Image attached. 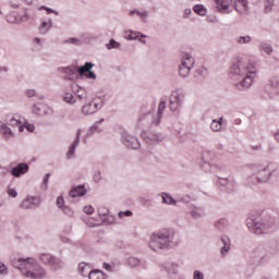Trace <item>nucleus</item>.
Segmentation results:
<instances>
[{"label": "nucleus", "mask_w": 279, "mask_h": 279, "mask_svg": "<svg viewBox=\"0 0 279 279\" xmlns=\"http://www.w3.org/2000/svg\"><path fill=\"white\" fill-rule=\"evenodd\" d=\"M259 49L260 51H264V53H266L267 56H271V53H274V47H271V44L267 41H262L259 44Z\"/></svg>", "instance_id": "473e14b6"}, {"label": "nucleus", "mask_w": 279, "mask_h": 279, "mask_svg": "<svg viewBox=\"0 0 279 279\" xmlns=\"http://www.w3.org/2000/svg\"><path fill=\"white\" fill-rule=\"evenodd\" d=\"M226 226H228V220L226 218H221L216 222V228H218L219 230H223Z\"/></svg>", "instance_id": "a18cd8bd"}, {"label": "nucleus", "mask_w": 279, "mask_h": 279, "mask_svg": "<svg viewBox=\"0 0 279 279\" xmlns=\"http://www.w3.org/2000/svg\"><path fill=\"white\" fill-rule=\"evenodd\" d=\"M94 181H95V182H101V172L96 171V172L94 173Z\"/></svg>", "instance_id": "69168bd1"}, {"label": "nucleus", "mask_w": 279, "mask_h": 279, "mask_svg": "<svg viewBox=\"0 0 279 279\" xmlns=\"http://www.w3.org/2000/svg\"><path fill=\"white\" fill-rule=\"evenodd\" d=\"M51 27H53V20L48 19V20L41 21L39 25V34H43V35L47 34V32H49Z\"/></svg>", "instance_id": "393cba45"}, {"label": "nucleus", "mask_w": 279, "mask_h": 279, "mask_svg": "<svg viewBox=\"0 0 279 279\" xmlns=\"http://www.w3.org/2000/svg\"><path fill=\"white\" fill-rule=\"evenodd\" d=\"M101 123H104V118L100 119V120H98V121H96V122L89 128L90 134L104 132V128H101Z\"/></svg>", "instance_id": "72a5a7b5"}, {"label": "nucleus", "mask_w": 279, "mask_h": 279, "mask_svg": "<svg viewBox=\"0 0 279 279\" xmlns=\"http://www.w3.org/2000/svg\"><path fill=\"white\" fill-rule=\"evenodd\" d=\"M246 226L251 232H254V234H263L265 232V226L257 219L248 218Z\"/></svg>", "instance_id": "4468645a"}, {"label": "nucleus", "mask_w": 279, "mask_h": 279, "mask_svg": "<svg viewBox=\"0 0 279 279\" xmlns=\"http://www.w3.org/2000/svg\"><path fill=\"white\" fill-rule=\"evenodd\" d=\"M5 124L11 128H19V132H23V122L21 121V116L19 114H10L5 119Z\"/></svg>", "instance_id": "dca6fc26"}, {"label": "nucleus", "mask_w": 279, "mask_h": 279, "mask_svg": "<svg viewBox=\"0 0 279 279\" xmlns=\"http://www.w3.org/2000/svg\"><path fill=\"white\" fill-rule=\"evenodd\" d=\"M180 245V236L173 229H161L150 235L148 247L153 252H160V250H169Z\"/></svg>", "instance_id": "f03ea898"}, {"label": "nucleus", "mask_w": 279, "mask_h": 279, "mask_svg": "<svg viewBox=\"0 0 279 279\" xmlns=\"http://www.w3.org/2000/svg\"><path fill=\"white\" fill-rule=\"evenodd\" d=\"M89 279H106V275L101 270H92L88 275Z\"/></svg>", "instance_id": "e433bc0d"}, {"label": "nucleus", "mask_w": 279, "mask_h": 279, "mask_svg": "<svg viewBox=\"0 0 279 279\" xmlns=\"http://www.w3.org/2000/svg\"><path fill=\"white\" fill-rule=\"evenodd\" d=\"M49 178H51V174L50 173H47L44 179H43V185H41V189H44L46 191L47 189V184L49 182Z\"/></svg>", "instance_id": "6e6d98bb"}, {"label": "nucleus", "mask_w": 279, "mask_h": 279, "mask_svg": "<svg viewBox=\"0 0 279 279\" xmlns=\"http://www.w3.org/2000/svg\"><path fill=\"white\" fill-rule=\"evenodd\" d=\"M222 125H223V118H220L219 120H213L210 123V131L221 132Z\"/></svg>", "instance_id": "2f4dec72"}, {"label": "nucleus", "mask_w": 279, "mask_h": 279, "mask_svg": "<svg viewBox=\"0 0 279 279\" xmlns=\"http://www.w3.org/2000/svg\"><path fill=\"white\" fill-rule=\"evenodd\" d=\"M84 195H86V187L85 186L74 187L70 192V197H84Z\"/></svg>", "instance_id": "c756f323"}, {"label": "nucleus", "mask_w": 279, "mask_h": 279, "mask_svg": "<svg viewBox=\"0 0 279 279\" xmlns=\"http://www.w3.org/2000/svg\"><path fill=\"white\" fill-rule=\"evenodd\" d=\"M255 253L259 256L260 260H265V258H267V248H265V246H258Z\"/></svg>", "instance_id": "ea45409f"}, {"label": "nucleus", "mask_w": 279, "mask_h": 279, "mask_svg": "<svg viewBox=\"0 0 279 279\" xmlns=\"http://www.w3.org/2000/svg\"><path fill=\"white\" fill-rule=\"evenodd\" d=\"M235 43L238 45H250V43H252V36H250V35L239 36L235 38Z\"/></svg>", "instance_id": "c9c22d12"}, {"label": "nucleus", "mask_w": 279, "mask_h": 279, "mask_svg": "<svg viewBox=\"0 0 279 279\" xmlns=\"http://www.w3.org/2000/svg\"><path fill=\"white\" fill-rule=\"evenodd\" d=\"M33 112L34 114H37V117H43V114H45V105L43 104L34 105Z\"/></svg>", "instance_id": "4c0bfd02"}, {"label": "nucleus", "mask_w": 279, "mask_h": 279, "mask_svg": "<svg viewBox=\"0 0 279 279\" xmlns=\"http://www.w3.org/2000/svg\"><path fill=\"white\" fill-rule=\"evenodd\" d=\"M267 86L272 95H278L279 94V76L270 77L268 80Z\"/></svg>", "instance_id": "4be33fe9"}, {"label": "nucleus", "mask_w": 279, "mask_h": 279, "mask_svg": "<svg viewBox=\"0 0 279 279\" xmlns=\"http://www.w3.org/2000/svg\"><path fill=\"white\" fill-rule=\"evenodd\" d=\"M60 73L63 75L64 80H77V75H80V68H60Z\"/></svg>", "instance_id": "2eb2a0df"}, {"label": "nucleus", "mask_w": 279, "mask_h": 279, "mask_svg": "<svg viewBox=\"0 0 279 279\" xmlns=\"http://www.w3.org/2000/svg\"><path fill=\"white\" fill-rule=\"evenodd\" d=\"M193 279H204V272L199 270H195L193 275Z\"/></svg>", "instance_id": "680f3d73"}, {"label": "nucleus", "mask_w": 279, "mask_h": 279, "mask_svg": "<svg viewBox=\"0 0 279 279\" xmlns=\"http://www.w3.org/2000/svg\"><path fill=\"white\" fill-rule=\"evenodd\" d=\"M24 95L29 98L36 97V89H27L25 90Z\"/></svg>", "instance_id": "bf43d9fd"}, {"label": "nucleus", "mask_w": 279, "mask_h": 279, "mask_svg": "<svg viewBox=\"0 0 279 279\" xmlns=\"http://www.w3.org/2000/svg\"><path fill=\"white\" fill-rule=\"evenodd\" d=\"M62 213L64 214V215H66L68 217H73V215H74V213H73V209H71L70 207H63L62 209Z\"/></svg>", "instance_id": "5fc2aeb1"}, {"label": "nucleus", "mask_w": 279, "mask_h": 279, "mask_svg": "<svg viewBox=\"0 0 279 279\" xmlns=\"http://www.w3.org/2000/svg\"><path fill=\"white\" fill-rule=\"evenodd\" d=\"M193 12H195V14H198V16H206V14H208V9H206L204 4H195L193 7Z\"/></svg>", "instance_id": "f704fd0d"}, {"label": "nucleus", "mask_w": 279, "mask_h": 279, "mask_svg": "<svg viewBox=\"0 0 279 279\" xmlns=\"http://www.w3.org/2000/svg\"><path fill=\"white\" fill-rule=\"evenodd\" d=\"M7 193H8L9 197H13V198L19 197V192H16L15 189L9 187Z\"/></svg>", "instance_id": "603ef678"}, {"label": "nucleus", "mask_w": 279, "mask_h": 279, "mask_svg": "<svg viewBox=\"0 0 279 279\" xmlns=\"http://www.w3.org/2000/svg\"><path fill=\"white\" fill-rule=\"evenodd\" d=\"M38 10H45L46 11V14H56V16H58L60 13L49 7H45V5H41L38 8Z\"/></svg>", "instance_id": "49530a36"}, {"label": "nucleus", "mask_w": 279, "mask_h": 279, "mask_svg": "<svg viewBox=\"0 0 279 279\" xmlns=\"http://www.w3.org/2000/svg\"><path fill=\"white\" fill-rule=\"evenodd\" d=\"M169 108L172 112H175V110H178V108H180V106L178 105V102L170 101Z\"/></svg>", "instance_id": "e2e57ef3"}, {"label": "nucleus", "mask_w": 279, "mask_h": 279, "mask_svg": "<svg viewBox=\"0 0 279 279\" xmlns=\"http://www.w3.org/2000/svg\"><path fill=\"white\" fill-rule=\"evenodd\" d=\"M101 223H104L102 220H98L95 218H89L86 220V226H88L89 228H97V226H101Z\"/></svg>", "instance_id": "a19ab883"}, {"label": "nucleus", "mask_w": 279, "mask_h": 279, "mask_svg": "<svg viewBox=\"0 0 279 279\" xmlns=\"http://www.w3.org/2000/svg\"><path fill=\"white\" fill-rule=\"evenodd\" d=\"M27 171H29V166L26 162H21L13 167L10 172L13 178H21L22 175H25Z\"/></svg>", "instance_id": "f3484780"}, {"label": "nucleus", "mask_w": 279, "mask_h": 279, "mask_svg": "<svg viewBox=\"0 0 279 279\" xmlns=\"http://www.w3.org/2000/svg\"><path fill=\"white\" fill-rule=\"evenodd\" d=\"M101 108H104V104L97 99H92L89 102L82 106L81 114H83V117H90V114H95V112H98Z\"/></svg>", "instance_id": "9d476101"}, {"label": "nucleus", "mask_w": 279, "mask_h": 279, "mask_svg": "<svg viewBox=\"0 0 279 279\" xmlns=\"http://www.w3.org/2000/svg\"><path fill=\"white\" fill-rule=\"evenodd\" d=\"M191 217H193V219H199V217H204V208H202V207H195V208L191 211Z\"/></svg>", "instance_id": "58836bf2"}, {"label": "nucleus", "mask_w": 279, "mask_h": 279, "mask_svg": "<svg viewBox=\"0 0 279 279\" xmlns=\"http://www.w3.org/2000/svg\"><path fill=\"white\" fill-rule=\"evenodd\" d=\"M193 14V11L191 9H185L183 11V19H189Z\"/></svg>", "instance_id": "0e129e2a"}, {"label": "nucleus", "mask_w": 279, "mask_h": 279, "mask_svg": "<svg viewBox=\"0 0 279 279\" xmlns=\"http://www.w3.org/2000/svg\"><path fill=\"white\" fill-rule=\"evenodd\" d=\"M131 36L133 40H138V36H141V33L131 31Z\"/></svg>", "instance_id": "338daca9"}, {"label": "nucleus", "mask_w": 279, "mask_h": 279, "mask_svg": "<svg viewBox=\"0 0 279 279\" xmlns=\"http://www.w3.org/2000/svg\"><path fill=\"white\" fill-rule=\"evenodd\" d=\"M193 66H195V57L189 52H182L181 63L178 66V73L180 77L186 78L189 75H191Z\"/></svg>", "instance_id": "6e6552de"}, {"label": "nucleus", "mask_w": 279, "mask_h": 279, "mask_svg": "<svg viewBox=\"0 0 279 279\" xmlns=\"http://www.w3.org/2000/svg\"><path fill=\"white\" fill-rule=\"evenodd\" d=\"M64 43L68 45H75L76 47H80V45H82V40H80L75 37H70Z\"/></svg>", "instance_id": "c03bdc74"}, {"label": "nucleus", "mask_w": 279, "mask_h": 279, "mask_svg": "<svg viewBox=\"0 0 279 279\" xmlns=\"http://www.w3.org/2000/svg\"><path fill=\"white\" fill-rule=\"evenodd\" d=\"M218 184L220 185V186H232V181H230V179H218Z\"/></svg>", "instance_id": "09e8293b"}, {"label": "nucleus", "mask_w": 279, "mask_h": 279, "mask_svg": "<svg viewBox=\"0 0 279 279\" xmlns=\"http://www.w3.org/2000/svg\"><path fill=\"white\" fill-rule=\"evenodd\" d=\"M22 125H23V131H24V130H27V132H34V130H35L34 124H29V123L25 122V123L22 124Z\"/></svg>", "instance_id": "4d7b16f0"}, {"label": "nucleus", "mask_w": 279, "mask_h": 279, "mask_svg": "<svg viewBox=\"0 0 279 279\" xmlns=\"http://www.w3.org/2000/svg\"><path fill=\"white\" fill-rule=\"evenodd\" d=\"M22 3L25 5H32L34 0H13L10 2L13 11L7 16L8 23H23V21H29V14L25 11V8L21 7Z\"/></svg>", "instance_id": "423d86ee"}, {"label": "nucleus", "mask_w": 279, "mask_h": 279, "mask_svg": "<svg viewBox=\"0 0 279 279\" xmlns=\"http://www.w3.org/2000/svg\"><path fill=\"white\" fill-rule=\"evenodd\" d=\"M161 199L162 204H167L168 206H175L178 202H185L183 196H179L178 198H173L170 194L168 193H161Z\"/></svg>", "instance_id": "6ab92c4d"}, {"label": "nucleus", "mask_w": 279, "mask_h": 279, "mask_svg": "<svg viewBox=\"0 0 279 279\" xmlns=\"http://www.w3.org/2000/svg\"><path fill=\"white\" fill-rule=\"evenodd\" d=\"M256 65L254 63L245 60L243 57H239L229 69V76L231 80H238L235 83V88L238 90H247L254 84L256 80Z\"/></svg>", "instance_id": "f257e3e1"}, {"label": "nucleus", "mask_w": 279, "mask_h": 279, "mask_svg": "<svg viewBox=\"0 0 279 279\" xmlns=\"http://www.w3.org/2000/svg\"><path fill=\"white\" fill-rule=\"evenodd\" d=\"M62 99L65 104H69V106H75V104H77V99L75 98V94H71L69 92H65L62 95Z\"/></svg>", "instance_id": "c85d7f7f"}, {"label": "nucleus", "mask_w": 279, "mask_h": 279, "mask_svg": "<svg viewBox=\"0 0 279 279\" xmlns=\"http://www.w3.org/2000/svg\"><path fill=\"white\" fill-rule=\"evenodd\" d=\"M221 242L223 246L220 248V253H221V256H226V254L230 252V245H231L230 238L228 235H222Z\"/></svg>", "instance_id": "a878e982"}, {"label": "nucleus", "mask_w": 279, "mask_h": 279, "mask_svg": "<svg viewBox=\"0 0 279 279\" xmlns=\"http://www.w3.org/2000/svg\"><path fill=\"white\" fill-rule=\"evenodd\" d=\"M121 47V44H119L117 40L114 39H110L109 43L106 45L107 49H119Z\"/></svg>", "instance_id": "37998d69"}, {"label": "nucleus", "mask_w": 279, "mask_h": 279, "mask_svg": "<svg viewBox=\"0 0 279 279\" xmlns=\"http://www.w3.org/2000/svg\"><path fill=\"white\" fill-rule=\"evenodd\" d=\"M264 10L266 14H269L274 10V0H264Z\"/></svg>", "instance_id": "79ce46f5"}, {"label": "nucleus", "mask_w": 279, "mask_h": 279, "mask_svg": "<svg viewBox=\"0 0 279 279\" xmlns=\"http://www.w3.org/2000/svg\"><path fill=\"white\" fill-rule=\"evenodd\" d=\"M78 271H80L81 276L86 278V276L90 275V271H93V268H90L89 264L82 262L78 264Z\"/></svg>", "instance_id": "cd10ccee"}, {"label": "nucleus", "mask_w": 279, "mask_h": 279, "mask_svg": "<svg viewBox=\"0 0 279 279\" xmlns=\"http://www.w3.org/2000/svg\"><path fill=\"white\" fill-rule=\"evenodd\" d=\"M0 134H2L5 141H10V138H14V133L12 132V129H10V126H8V124L3 121H0Z\"/></svg>", "instance_id": "412c9836"}, {"label": "nucleus", "mask_w": 279, "mask_h": 279, "mask_svg": "<svg viewBox=\"0 0 279 279\" xmlns=\"http://www.w3.org/2000/svg\"><path fill=\"white\" fill-rule=\"evenodd\" d=\"M161 267V271H167L168 276H170V278H173V276H178V269L179 266L175 263H166L160 265Z\"/></svg>", "instance_id": "a211bd4d"}, {"label": "nucleus", "mask_w": 279, "mask_h": 279, "mask_svg": "<svg viewBox=\"0 0 279 279\" xmlns=\"http://www.w3.org/2000/svg\"><path fill=\"white\" fill-rule=\"evenodd\" d=\"M247 170L252 174L248 180H251L253 184L258 182L260 184H267V182L278 173V163H250Z\"/></svg>", "instance_id": "7ed1b4c3"}, {"label": "nucleus", "mask_w": 279, "mask_h": 279, "mask_svg": "<svg viewBox=\"0 0 279 279\" xmlns=\"http://www.w3.org/2000/svg\"><path fill=\"white\" fill-rule=\"evenodd\" d=\"M118 215L120 219H123V217H132V211L131 210L120 211Z\"/></svg>", "instance_id": "052dcab7"}, {"label": "nucleus", "mask_w": 279, "mask_h": 279, "mask_svg": "<svg viewBox=\"0 0 279 279\" xmlns=\"http://www.w3.org/2000/svg\"><path fill=\"white\" fill-rule=\"evenodd\" d=\"M215 3L220 14H230L234 10L243 16L250 14V7H247V0H215Z\"/></svg>", "instance_id": "39448f33"}, {"label": "nucleus", "mask_w": 279, "mask_h": 279, "mask_svg": "<svg viewBox=\"0 0 279 279\" xmlns=\"http://www.w3.org/2000/svg\"><path fill=\"white\" fill-rule=\"evenodd\" d=\"M57 206H58V208H60L61 210H62V208L65 207V206H64V198H63L62 196H59V197L57 198Z\"/></svg>", "instance_id": "13d9d810"}, {"label": "nucleus", "mask_w": 279, "mask_h": 279, "mask_svg": "<svg viewBox=\"0 0 279 279\" xmlns=\"http://www.w3.org/2000/svg\"><path fill=\"white\" fill-rule=\"evenodd\" d=\"M166 109L167 101L160 100L156 117L151 114V111H148L146 113L142 112L138 120L141 123H151L153 125H160V120L162 119V114Z\"/></svg>", "instance_id": "0eeeda50"}, {"label": "nucleus", "mask_w": 279, "mask_h": 279, "mask_svg": "<svg viewBox=\"0 0 279 279\" xmlns=\"http://www.w3.org/2000/svg\"><path fill=\"white\" fill-rule=\"evenodd\" d=\"M39 260H41L44 265L50 267L53 271L62 269L63 266L62 259L53 256L51 253H41L39 255Z\"/></svg>", "instance_id": "1a4fd4ad"}, {"label": "nucleus", "mask_w": 279, "mask_h": 279, "mask_svg": "<svg viewBox=\"0 0 279 279\" xmlns=\"http://www.w3.org/2000/svg\"><path fill=\"white\" fill-rule=\"evenodd\" d=\"M72 93L74 97L80 99V101L86 99L87 97L86 89L82 88L80 85L72 84Z\"/></svg>", "instance_id": "5701e85b"}, {"label": "nucleus", "mask_w": 279, "mask_h": 279, "mask_svg": "<svg viewBox=\"0 0 279 279\" xmlns=\"http://www.w3.org/2000/svg\"><path fill=\"white\" fill-rule=\"evenodd\" d=\"M40 196H25L19 205L21 210H34V208H38L40 206Z\"/></svg>", "instance_id": "9b49d317"}, {"label": "nucleus", "mask_w": 279, "mask_h": 279, "mask_svg": "<svg viewBox=\"0 0 279 279\" xmlns=\"http://www.w3.org/2000/svg\"><path fill=\"white\" fill-rule=\"evenodd\" d=\"M124 38H126V40H133V39H132V31H126V32L124 33Z\"/></svg>", "instance_id": "774afa93"}, {"label": "nucleus", "mask_w": 279, "mask_h": 279, "mask_svg": "<svg viewBox=\"0 0 279 279\" xmlns=\"http://www.w3.org/2000/svg\"><path fill=\"white\" fill-rule=\"evenodd\" d=\"M109 213H110V210H108V208L106 206H100L98 208L99 217H106V216H108Z\"/></svg>", "instance_id": "8fccbe9b"}, {"label": "nucleus", "mask_w": 279, "mask_h": 279, "mask_svg": "<svg viewBox=\"0 0 279 279\" xmlns=\"http://www.w3.org/2000/svg\"><path fill=\"white\" fill-rule=\"evenodd\" d=\"M8 274H9L8 266H5V264L0 262V275L8 276Z\"/></svg>", "instance_id": "3c124183"}, {"label": "nucleus", "mask_w": 279, "mask_h": 279, "mask_svg": "<svg viewBox=\"0 0 279 279\" xmlns=\"http://www.w3.org/2000/svg\"><path fill=\"white\" fill-rule=\"evenodd\" d=\"M95 64L92 62H86L83 66L78 68V75L80 77H86L87 80H97V75L95 72L90 71Z\"/></svg>", "instance_id": "f8f14e48"}, {"label": "nucleus", "mask_w": 279, "mask_h": 279, "mask_svg": "<svg viewBox=\"0 0 279 279\" xmlns=\"http://www.w3.org/2000/svg\"><path fill=\"white\" fill-rule=\"evenodd\" d=\"M12 266L19 269L25 278L43 279L47 276V270L32 257L13 259Z\"/></svg>", "instance_id": "20e7f679"}, {"label": "nucleus", "mask_w": 279, "mask_h": 279, "mask_svg": "<svg viewBox=\"0 0 279 279\" xmlns=\"http://www.w3.org/2000/svg\"><path fill=\"white\" fill-rule=\"evenodd\" d=\"M122 143L129 149H138V147H141V142H138V138L130 135V133L126 132L122 135Z\"/></svg>", "instance_id": "ddd939ff"}, {"label": "nucleus", "mask_w": 279, "mask_h": 279, "mask_svg": "<svg viewBox=\"0 0 279 279\" xmlns=\"http://www.w3.org/2000/svg\"><path fill=\"white\" fill-rule=\"evenodd\" d=\"M134 14H136V16H138L141 19V21H143V23H145L149 16V11L134 9L129 12V16H134Z\"/></svg>", "instance_id": "b1692460"}, {"label": "nucleus", "mask_w": 279, "mask_h": 279, "mask_svg": "<svg viewBox=\"0 0 279 279\" xmlns=\"http://www.w3.org/2000/svg\"><path fill=\"white\" fill-rule=\"evenodd\" d=\"M128 263H129L130 267H138V265H141V259H138L136 257H130L128 259Z\"/></svg>", "instance_id": "de8ad7c7"}, {"label": "nucleus", "mask_w": 279, "mask_h": 279, "mask_svg": "<svg viewBox=\"0 0 279 279\" xmlns=\"http://www.w3.org/2000/svg\"><path fill=\"white\" fill-rule=\"evenodd\" d=\"M170 101H173L174 104L182 106V104H184V94L174 90L172 92L171 96H170Z\"/></svg>", "instance_id": "bb28decb"}, {"label": "nucleus", "mask_w": 279, "mask_h": 279, "mask_svg": "<svg viewBox=\"0 0 279 279\" xmlns=\"http://www.w3.org/2000/svg\"><path fill=\"white\" fill-rule=\"evenodd\" d=\"M147 138L148 143H162L165 135L162 133H150Z\"/></svg>", "instance_id": "7c9ffc66"}, {"label": "nucleus", "mask_w": 279, "mask_h": 279, "mask_svg": "<svg viewBox=\"0 0 279 279\" xmlns=\"http://www.w3.org/2000/svg\"><path fill=\"white\" fill-rule=\"evenodd\" d=\"M85 215H93L95 213V208L92 205H87L83 208Z\"/></svg>", "instance_id": "864d4df0"}, {"label": "nucleus", "mask_w": 279, "mask_h": 279, "mask_svg": "<svg viewBox=\"0 0 279 279\" xmlns=\"http://www.w3.org/2000/svg\"><path fill=\"white\" fill-rule=\"evenodd\" d=\"M80 136H82V129H77L76 131V137L66 153L68 158H73V156H75V149H77V145H80Z\"/></svg>", "instance_id": "aec40b11"}]
</instances>
